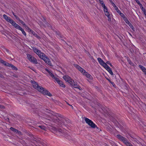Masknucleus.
<instances>
[{
	"instance_id": "nucleus-18",
	"label": "nucleus",
	"mask_w": 146,
	"mask_h": 146,
	"mask_svg": "<svg viewBox=\"0 0 146 146\" xmlns=\"http://www.w3.org/2000/svg\"><path fill=\"white\" fill-rule=\"evenodd\" d=\"M25 133L27 135L31 137V139H32V138H33V137L34 136L29 131H26L25 132Z\"/></svg>"
},
{
	"instance_id": "nucleus-52",
	"label": "nucleus",
	"mask_w": 146,
	"mask_h": 146,
	"mask_svg": "<svg viewBox=\"0 0 146 146\" xmlns=\"http://www.w3.org/2000/svg\"><path fill=\"white\" fill-rule=\"evenodd\" d=\"M15 23H15V22L13 21L12 22V23L11 24L12 25V26H13Z\"/></svg>"
},
{
	"instance_id": "nucleus-6",
	"label": "nucleus",
	"mask_w": 146,
	"mask_h": 146,
	"mask_svg": "<svg viewBox=\"0 0 146 146\" xmlns=\"http://www.w3.org/2000/svg\"><path fill=\"white\" fill-rule=\"evenodd\" d=\"M42 59L46 63L50 66H52L50 60L46 55Z\"/></svg>"
},
{
	"instance_id": "nucleus-25",
	"label": "nucleus",
	"mask_w": 146,
	"mask_h": 146,
	"mask_svg": "<svg viewBox=\"0 0 146 146\" xmlns=\"http://www.w3.org/2000/svg\"><path fill=\"white\" fill-rule=\"evenodd\" d=\"M13 27H14L16 29L19 30L21 27L20 26H19L16 23L15 24V25H14Z\"/></svg>"
},
{
	"instance_id": "nucleus-57",
	"label": "nucleus",
	"mask_w": 146,
	"mask_h": 146,
	"mask_svg": "<svg viewBox=\"0 0 146 146\" xmlns=\"http://www.w3.org/2000/svg\"><path fill=\"white\" fill-rule=\"evenodd\" d=\"M17 20L19 21V20H20V18L18 17H17V18L16 19Z\"/></svg>"
},
{
	"instance_id": "nucleus-29",
	"label": "nucleus",
	"mask_w": 146,
	"mask_h": 146,
	"mask_svg": "<svg viewBox=\"0 0 146 146\" xmlns=\"http://www.w3.org/2000/svg\"><path fill=\"white\" fill-rule=\"evenodd\" d=\"M10 129L11 131L15 133H17L18 130L13 127H11Z\"/></svg>"
},
{
	"instance_id": "nucleus-59",
	"label": "nucleus",
	"mask_w": 146,
	"mask_h": 146,
	"mask_svg": "<svg viewBox=\"0 0 146 146\" xmlns=\"http://www.w3.org/2000/svg\"><path fill=\"white\" fill-rule=\"evenodd\" d=\"M109 65L111 67H113V66L111 64V63H110Z\"/></svg>"
},
{
	"instance_id": "nucleus-20",
	"label": "nucleus",
	"mask_w": 146,
	"mask_h": 146,
	"mask_svg": "<svg viewBox=\"0 0 146 146\" xmlns=\"http://www.w3.org/2000/svg\"><path fill=\"white\" fill-rule=\"evenodd\" d=\"M34 82V83H33V87L35 89H37V87H38V86H39V85H38V84H37V82Z\"/></svg>"
},
{
	"instance_id": "nucleus-7",
	"label": "nucleus",
	"mask_w": 146,
	"mask_h": 146,
	"mask_svg": "<svg viewBox=\"0 0 146 146\" xmlns=\"http://www.w3.org/2000/svg\"><path fill=\"white\" fill-rule=\"evenodd\" d=\"M55 80L57 82V83L60 85V86H62L63 88H65L66 86L64 84L63 82L59 80V79L57 78H56Z\"/></svg>"
},
{
	"instance_id": "nucleus-17",
	"label": "nucleus",
	"mask_w": 146,
	"mask_h": 146,
	"mask_svg": "<svg viewBox=\"0 0 146 146\" xmlns=\"http://www.w3.org/2000/svg\"><path fill=\"white\" fill-rule=\"evenodd\" d=\"M38 55L39 57L42 59L45 56V54L41 52V51L40 52H39V54H38Z\"/></svg>"
},
{
	"instance_id": "nucleus-64",
	"label": "nucleus",
	"mask_w": 146,
	"mask_h": 146,
	"mask_svg": "<svg viewBox=\"0 0 146 146\" xmlns=\"http://www.w3.org/2000/svg\"><path fill=\"white\" fill-rule=\"evenodd\" d=\"M95 128H96L97 129H99V128L98 127H97V126H96V127H95Z\"/></svg>"
},
{
	"instance_id": "nucleus-8",
	"label": "nucleus",
	"mask_w": 146,
	"mask_h": 146,
	"mask_svg": "<svg viewBox=\"0 0 146 146\" xmlns=\"http://www.w3.org/2000/svg\"><path fill=\"white\" fill-rule=\"evenodd\" d=\"M5 66L9 67H11L12 68V69L15 70H18L17 68L16 67L14 66V65L12 64H10V63H9L8 62H7V63L6 64V65Z\"/></svg>"
},
{
	"instance_id": "nucleus-2",
	"label": "nucleus",
	"mask_w": 146,
	"mask_h": 146,
	"mask_svg": "<svg viewBox=\"0 0 146 146\" xmlns=\"http://www.w3.org/2000/svg\"><path fill=\"white\" fill-rule=\"evenodd\" d=\"M53 115L55 116L56 118V120L54 121L55 123L57 124H59V122H62L63 123H64V121L66 120L63 115L56 113H54Z\"/></svg>"
},
{
	"instance_id": "nucleus-5",
	"label": "nucleus",
	"mask_w": 146,
	"mask_h": 146,
	"mask_svg": "<svg viewBox=\"0 0 146 146\" xmlns=\"http://www.w3.org/2000/svg\"><path fill=\"white\" fill-rule=\"evenodd\" d=\"M32 139L36 141V142L40 143L42 144L43 143V140L41 139L38 138L36 136H34L33 138H32Z\"/></svg>"
},
{
	"instance_id": "nucleus-37",
	"label": "nucleus",
	"mask_w": 146,
	"mask_h": 146,
	"mask_svg": "<svg viewBox=\"0 0 146 146\" xmlns=\"http://www.w3.org/2000/svg\"><path fill=\"white\" fill-rule=\"evenodd\" d=\"M136 2L139 6H141L142 4L140 3V1L138 0H135Z\"/></svg>"
},
{
	"instance_id": "nucleus-14",
	"label": "nucleus",
	"mask_w": 146,
	"mask_h": 146,
	"mask_svg": "<svg viewBox=\"0 0 146 146\" xmlns=\"http://www.w3.org/2000/svg\"><path fill=\"white\" fill-rule=\"evenodd\" d=\"M46 70L47 71V72L50 75L51 77H52L53 78H54L55 80L56 78H56L54 76L52 73V72L51 71L47 69Z\"/></svg>"
},
{
	"instance_id": "nucleus-4",
	"label": "nucleus",
	"mask_w": 146,
	"mask_h": 146,
	"mask_svg": "<svg viewBox=\"0 0 146 146\" xmlns=\"http://www.w3.org/2000/svg\"><path fill=\"white\" fill-rule=\"evenodd\" d=\"M28 59L31 62L34 64H37L38 62L36 59L33 56L29 54H27Z\"/></svg>"
},
{
	"instance_id": "nucleus-15",
	"label": "nucleus",
	"mask_w": 146,
	"mask_h": 146,
	"mask_svg": "<svg viewBox=\"0 0 146 146\" xmlns=\"http://www.w3.org/2000/svg\"><path fill=\"white\" fill-rule=\"evenodd\" d=\"M139 67L145 74L146 73V69L144 67L141 65H139Z\"/></svg>"
},
{
	"instance_id": "nucleus-60",
	"label": "nucleus",
	"mask_w": 146,
	"mask_h": 146,
	"mask_svg": "<svg viewBox=\"0 0 146 146\" xmlns=\"http://www.w3.org/2000/svg\"><path fill=\"white\" fill-rule=\"evenodd\" d=\"M70 136H68V137L67 138L68 139H70Z\"/></svg>"
},
{
	"instance_id": "nucleus-45",
	"label": "nucleus",
	"mask_w": 146,
	"mask_h": 146,
	"mask_svg": "<svg viewBox=\"0 0 146 146\" xmlns=\"http://www.w3.org/2000/svg\"><path fill=\"white\" fill-rule=\"evenodd\" d=\"M110 83H111V84L113 86V87H115L116 85L113 82H110Z\"/></svg>"
},
{
	"instance_id": "nucleus-41",
	"label": "nucleus",
	"mask_w": 146,
	"mask_h": 146,
	"mask_svg": "<svg viewBox=\"0 0 146 146\" xmlns=\"http://www.w3.org/2000/svg\"><path fill=\"white\" fill-rule=\"evenodd\" d=\"M100 4L101 5H102V6L104 8H104H105V7H106V6L105 4H104V2H102V3H100Z\"/></svg>"
},
{
	"instance_id": "nucleus-12",
	"label": "nucleus",
	"mask_w": 146,
	"mask_h": 146,
	"mask_svg": "<svg viewBox=\"0 0 146 146\" xmlns=\"http://www.w3.org/2000/svg\"><path fill=\"white\" fill-rule=\"evenodd\" d=\"M123 142L126 145V146H129L131 145V144L130 142L128 141L127 139L125 138Z\"/></svg>"
},
{
	"instance_id": "nucleus-38",
	"label": "nucleus",
	"mask_w": 146,
	"mask_h": 146,
	"mask_svg": "<svg viewBox=\"0 0 146 146\" xmlns=\"http://www.w3.org/2000/svg\"><path fill=\"white\" fill-rule=\"evenodd\" d=\"M110 2L111 3V5H112L114 7L116 5L111 0H109Z\"/></svg>"
},
{
	"instance_id": "nucleus-23",
	"label": "nucleus",
	"mask_w": 146,
	"mask_h": 146,
	"mask_svg": "<svg viewBox=\"0 0 146 146\" xmlns=\"http://www.w3.org/2000/svg\"><path fill=\"white\" fill-rule=\"evenodd\" d=\"M103 67L107 70H108L110 68V67L108 66L106 63L103 65Z\"/></svg>"
},
{
	"instance_id": "nucleus-55",
	"label": "nucleus",
	"mask_w": 146,
	"mask_h": 146,
	"mask_svg": "<svg viewBox=\"0 0 146 146\" xmlns=\"http://www.w3.org/2000/svg\"><path fill=\"white\" fill-rule=\"evenodd\" d=\"M106 64H110V62L109 61H107L106 63Z\"/></svg>"
},
{
	"instance_id": "nucleus-53",
	"label": "nucleus",
	"mask_w": 146,
	"mask_h": 146,
	"mask_svg": "<svg viewBox=\"0 0 146 146\" xmlns=\"http://www.w3.org/2000/svg\"><path fill=\"white\" fill-rule=\"evenodd\" d=\"M26 29L29 30V31L30 32V30H31L26 25V26H25Z\"/></svg>"
},
{
	"instance_id": "nucleus-13",
	"label": "nucleus",
	"mask_w": 146,
	"mask_h": 146,
	"mask_svg": "<svg viewBox=\"0 0 146 146\" xmlns=\"http://www.w3.org/2000/svg\"><path fill=\"white\" fill-rule=\"evenodd\" d=\"M32 48L34 52H35L37 54H39V53L40 52V50L36 48L35 47H32Z\"/></svg>"
},
{
	"instance_id": "nucleus-49",
	"label": "nucleus",
	"mask_w": 146,
	"mask_h": 146,
	"mask_svg": "<svg viewBox=\"0 0 146 146\" xmlns=\"http://www.w3.org/2000/svg\"><path fill=\"white\" fill-rule=\"evenodd\" d=\"M107 17L108 18V20L110 21H111V18L110 15L109 16H108Z\"/></svg>"
},
{
	"instance_id": "nucleus-48",
	"label": "nucleus",
	"mask_w": 146,
	"mask_h": 146,
	"mask_svg": "<svg viewBox=\"0 0 146 146\" xmlns=\"http://www.w3.org/2000/svg\"><path fill=\"white\" fill-rule=\"evenodd\" d=\"M125 137H123V136H122L121 138V139H120L119 140H120V141H123V140L124 139H125Z\"/></svg>"
},
{
	"instance_id": "nucleus-3",
	"label": "nucleus",
	"mask_w": 146,
	"mask_h": 146,
	"mask_svg": "<svg viewBox=\"0 0 146 146\" xmlns=\"http://www.w3.org/2000/svg\"><path fill=\"white\" fill-rule=\"evenodd\" d=\"M36 90L39 92H41L44 95H46L50 97H51L52 96L51 94L47 90H45L44 88L42 86H39L37 87V88Z\"/></svg>"
},
{
	"instance_id": "nucleus-1",
	"label": "nucleus",
	"mask_w": 146,
	"mask_h": 146,
	"mask_svg": "<svg viewBox=\"0 0 146 146\" xmlns=\"http://www.w3.org/2000/svg\"><path fill=\"white\" fill-rule=\"evenodd\" d=\"M63 78L67 82H68L72 86L75 88L78 89L80 90L82 89V88L76 82L68 75H65L63 76Z\"/></svg>"
},
{
	"instance_id": "nucleus-44",
	"label": "nucleus",
	"mask_w": 146,
	"mask_h": 146,
	"mask_svg": "<svg viewBox=\"0 0 146 146\" xmlns=\"http://www.w3.org/2000/svg\"><path fill=\"white\" fill-rule=\"evenodd\" d=\"M104 13H105V12H108V9H107V7H106L105 8H104Z\"/></svg>"
},
{
	"instance_id": "nucleus-11",
	"label": "nucleus",
	"mask_w": 146,
	"mask_h": 146,
	"mask_svg": "<svg viewBox=\"0 0 146 146\" xmlns=\"http://www.w3.org/2000/svg\"><path fill=\"white\" fill-rule=\"evenodd\" d=\"M30 32H31L32 34L38 39H40L41 38L40 36H38L37 34L35 33V32L32 30H30Z\"/></svg>"
},
{
	"instance_id": "nucleus-22",
	"label": "nucleus",
	"mask_w": 146,
	"mask_h": 146,
	"mask_svg": "<svg viewBox=\"0 0 146 146\" xmlns=\"http://www.w3.org/2000/svg\"><path fill=\"white\" fill-rule=\"evenodd\" d=\"M19 30L21 31L22 32V33L23 34V35L25 36H26V33L24 31L23 29L21 27L19 29Z\"/></svg>"
},
{
	"instance_id": "nucleus-27",
	"label": "nucleus",
	"mask_w": 146,
	"mask_h": 146,
	"mask_svg": "<svg viewBox=\"0 0 146 146\" xmlns=\"http://www.w3.org/2000/svg\"><path fill=\"white\" fill-rule=\"evenodd\" d=\"M114 7L115 9L118 13H120L121 11L119 10L117 7L116 6V5Z\"/></svg>"
},
{
	"instance_id": "nucleus-16",
	"label": "nucleus",
	"mask_w": 146,
	"mask_h": 146,
	"mask_svg": "<svg viewBox=\"0 0 146 146\" xmlns=\"http://www.w3.org/2000/svg\"><path fill=\"white\" fill-rule=\"evenodd\" d=\"M88 125L92 128H95V127H96V125L92 121Z\"/></svg>"
},
{
	"instance_id": "nucleus-31",
	"label": "nucleus",
	"mask_w": 146,
	"mask_h": 146,
	"mask_svg": "<svg viewBox=\"0 0 146 146\" xmlns=\"http://www.w3.org/2000/svg\"><path fill=\"white\" fill-rule=\"evenodd\" d=\"M36 127H40V128H41L42 129L44 130L45 129V127L42 125H37L36 126Z\"/></svg>"
},
{
	"instance_id": "nucleus-50",
	"label": "nucleus",
	"mask_w": 146,
	"mask_h": 146,
	"mask_svg": "<svg viewBox=\"0 0 146 146\" xmlns=\"http://www.w3.org/2000/svg\"><path fill=\"white\" fill-rule=\"evenodd\" d=\"M139 6L140 7L141 9H142V11H143V10H145V9L143 8V7L142 5L141 6Z\"/></svg>"
},
{
	"instance_id": "nucleus-51",
	"label": "nucleus",
	"mask_w": 146,
	"mask_h": 146,
	"mask_svg": "<svg viewBox=\"0 0 146 146\" xmlns=\"http://www.w3.org/2000/svg\"><path fill=\"white\" fill-rule=\"evenodd\" d=\"M143 12L145 16V17L146 18V10H143Z\"/></svg>"
},
{
	"instance_id": "nucleus-40",
	"label": "nucleus",
	"mask_w": 146,
	"mask_h": 146,
	"mask_svg": "<svg viewBox=\"0 0 146 146\" xmlns=\"http://www.w3.org/2000/svg\"><path fill=\"white\" fill-rule=\"evenodd\" d=\"M13 21V20L11 19V18L9 19L8 21H7V22H9L11 24L12 23V22Z\"/></svg>"
},
{
	"instance_id": "nucleus-30",
	"label": "nucleus",
	"mask_w": 146,
	"mask_h": 146,
	"mask_svg": "<svg viewBox=\"0 0 146 146\" xmlns=\"http://www.w3.org/2000/svg\"><path fill=\"white\" fill-rule=\"evenodd\" d=\"M123 19L125 21V22L127 24H128L130 23L129 22V21L128 20L127 18L126 17L124 18V19Z\"/></svg>"
},
{
	"instance_id": "nucleus-61",
	"label": "nucleus",
	"mask_w": 146,
	"mask_h": 146,
	"mask_svg": "<svg viewBox=\"0 0 146 146\" xmlns=\"http://www.w3.org/2000/svg\"><path fill=\"white\" fill-rule=\"evenodd\" d=\"M14 17H15V18L16 19L17 18V17H18L17 15H14Z\"/></svg>"
},
{
	"instance_id": "nucleus-19",
	"label": "nucleus",
	"mask_w": 146,
	"mask_h": 146,
	"mask_svg": "<svg viewBox=\"0 0 146 146\" xmlns=\"http://www.w3.org/2000/svg\"><path fill=\"white\" fill-rule=\"evenodd\" d=\"M84 120L86 123L88 125L90 124V122L92 121L91 120H90L88 118L86 117H85Z\"/></svg>"
},
{
	"instance_id": "nucleus-62",
	"label": "nucleus",
	"mask_w": 146,
	"mask_h": 146,
	"mask_svg": "<svg viewBox=\"0 0 146 146\" xmlns=\"http://www.w3.org/2000/svg\"><path fill=\"white\" fill-rule=\"evenodd\" d=\"M1 107H0V108H4V107L3 106H1Z\"/></svg>"
},
{
	"instance_id": "nucleus-10",
	"label": "nucleus",
	"mask_w": 146,
	"mask_h": 146,
	"mask_svg": "<svg viewBox=\"0 0 146 146\" xmlns=\"http://www.w3.org/2000/svg\"><path fill=\"white\" fill-rule=\"evenodd\" d=\"M83 75L85 76L87 78H88L92 80L93 79V77L92 76L86 72H85L83 74Z\"/></svg>"
},
{
	"instance_id": "nucleus-63",
	"label": "nucleus",
	"mask_w": 146,
	"mask_h": 146,
	"mask_svg": "<svg viewBox=\"0 0 146 146\" xmlns=\"http://www.w3.org/2000/svg\"><path fill=\"white\" fill-rule=\"evenodd\" d=\"M12 13L14 16V15H15V13L13 12H12Z\"/></svg>"
},
{
	"instance_id": "nucleus-33",
	"label": "nucleus",
	"mask_w": 146,
	"mask_h": 146,
	"mask_svg": "<svg viewBox=\"0 0 146 146\" xmlns=\"http://www.w3.org/2000/svg\"><path fill=\"white\" fill-rule=\"evenodd\" d=\"M107 71L111 75H113V72H112V71L111 70L110 68L108 70H107Z\"/></svg>"
},
{
	"instance_id": "nucleus-39",
	"label": "nucleus",
	"mask_w": 146,
	"mask_h": 146,
	"mask_svg": "<svg viewBox=\"0 0 146 146\" xmlns=\"http://www.w3.org/2000/svg\"><path fill=\"white\" fill-rule=\"evenodd\" d=\"M122 137V136L121 135H117V137L118 139H119V140L120 139H121V137Z\"/></svg>"
},
{
	"instance_id": "nucleus-28",
	"label": "nucleus",
	"mask_w": 146,
	"mask_h": 146,
	"mask_svg": "<svg viewBox=\"0 0 146 146\" xmlns=\"http://www.w3.org/2000/svg\"><path fill=\"white\" fill-rule=\"evenodd\" d=\"M54 129L55 131H56V132H62V130L60 129H56L54 128Z\"/></svg>"
},
{
	"instance_id": "nucleus-24",
	"label": "nucleus",
	"mask_w": 146,
	"mask_h": 146,
	"mask_svg": "<svg viewBox=\"0 0 146 146\" xmlns=\"http://www.w3.org/2000/svg\"><path fill=\"white\" fill-rule=\"evenodd\" d=\"M0 62L2 64H3L5 66L6 65V64L7 63V62L6 61H4L3 60H2L0 58Z\"/></svg>"
},
{
	"instance_id": "nucleus-58",
	"label": "nucleus",
	"mask_w": 146,
	"mask_h": 146,
	"mask_svg": "<svg viewBox=\"0 0 146 146\" xmlns=\"http://www.w3.org/2000/svg\"><path fill=\"white\" fill-rule=\"evenodd\" d=\"M29 68H30V69H31L32 70H33V71H34V70L33 69V68H31V67L30 66H29Z\"/></svg>"
},
{
	"instance_id": "nucleus-36",
	"label": "nucleus",
	"mask_w": 146,
	"mask_h": 146,
	"mask_svg": "<svg viewBox=\"0 0 146 146\" xmlns=\"http://www.w3.org/2000/svg\"><path fill=\"white\" fill-rule=\"evenodd\" d=\"M19 22L21 24H22L23 25V26H26V25L25 23L22 20H19Z\"/></svg>"
},
{
	"instance_id": "nucleus-35",
	"label": "nucleus",
	"mask_w": 146,
	"mask_h": 146,
	"mask_svg": "<svg viewBox=\"0 0 146 146\" xmlns=\"http://www.w3.org/2000/svg\"><path fill=\"white\" fill-rule=\"evenodd\" d=\"M128 25L130 27L132 30H134V28L133 25L130 23H129Z\"/></svg>"
},
{
	"instance_id": "nucleus-26",
	"label": "nucleus",
	"mask_w": 146,
	"mask_h": 146,
	"mask_svg": "<svg viewBox=\"0 0 146 146\" xmlns=\"http://www.w3.org/2000/svg\"><path fill=\"white\" fill-rule=\"evenodd\" d=\"M74 66L79 70L80 69H81V67L76 64H74Z\"/></svg>"
},
{
	"instance_id": "nucleus-42",
	"label": "nucleus",
	"mask_w": 146,
	"mask_h": 146,
	"mask_svg": "<svg viewBox=\"0 0 146 146\" xmlns=\"http://www.w3.org/2000/svg\"><path fill=\"white\" fill-rule=\"evenodd\" d=\"M128 61L129 62V64L132 65V66H133V64L131 62V61L130 60H128Z\"/></svg>"
},
{
	"instance_id": "nucleus-9",
	"label": "nucleus",
	"mask_w": 146,
	"mask_h": 146,
	"mask_svg": "<svg viewBox=\"0 0 146 146\" xmlns=\"http://www.w3.org/2000/svg\"><path fill=\"white\" fill-rule=\"evenodd\" d=\"M98 60L99 63L102 66L105 64L106 63L104 61L100 58H98L97 59Z\"/></svg>"
},
{
	"instance_id": "nucleus-32",
	"label": "nucleus",
	"mask_w": 146,
	"mask_h": 146,
	"mask_svg": "<svg viewBox=\"0 0 146 146\" xmlns=\"http://www.w3.org/2000/svg\"><path fill=\"white\" fill-rule=\"evenodd\" d=\"M79 70L83 74L86 72L85 70L83 68H81V69H80Z\"/></svg>"
},
{
	"instance_id": "nucleus-56",
	"label": "nucleus",
	"mask_w": 146,
	"mask_h": 146,
	"mask_svg": "<svg viewBox=\"0 0 146 146\" xmlns=\"http://www.w3.org/2000/svg\"><path fill=\"white\" fill-rule=\"evenodd\" d=\"M100 3H102V2H103V1H102V0H98Z\"/></svg>"
},
{
	"instance_id": "nucleus-47",
	"label": "nucleus",
	"mask_w": 146,
	"mask_h": 146,
	"mask_svg": "<svg viewBox=\"0 0 146 146\" xmlns=\"http://www.w3.org/2000/svg\"><path fill=\"white\" fill-rule=\"evenodd\" d=\"M16 133H17L19 135H22V133L18 130H17Z\"/></svg>"
},
{
	"instance_id": "nucleus-43",
	"label": "nucleus",
	"mask_w": 146,
	"mask_h": 146,
	"mask_svg": "<svg viewBox=\"0 0 146 146\" xmlns=\"http://www.w3.org/2000/svg\"><path fill=\"white\" fill-rule=\"evenodd\" d=\"M104 13L105 15L107 16H109L110 15L109 12H105V13Z\"/></svg>"
},
{
	"instance_id": "nucleus-46",
	"label": "nucleus",
	"mask_w": 146,
	"mask_h": 146,
	"mask_svg": "<svg viewBox=\"0 0 146 146\" xmlns=\"http://www.w3.org/2000/svg\"><path fill=\"white\" fill-rule=\"evenodd\" d=\"M4 50L5 51H6L7 53H9V50L7 48H4Z\"/></svg>"
},
{
	"instance_id": "nucleus-34",
	"label": "nucleus",
	"mask_w": 146,
	"mask_h": 146,
	"mask_svg": "<svg viewBox=\"0 0 146 146\" xmlns=\"http://www.w3.org/2000/svg\"><path fill=\"white\" fill-rule=\"evenodd\" d=\"M120 15L123 18V19H124V18H125V17H126L125 16V15H124V14L121 13V12H120V13H119Z\"/></svg>"
},
{
	"instance_id": "nucleus-54",
	"label": "nucleus",
	"mask_w": 146,
	"mask_h": 146,
	"mask_svg": "<svg viewBox=\"0 0 146 146\" xmlns=\"http://www.w3.org/2000/svg\"><path fill=\"white\" fill-rule=\"evenodd\" d=\"M0 77L3 78L4 77L1 74H0Z\"/></svg>"
},
{
	"instance_id": "nucleus-21",
	"label": "nucleus",
	"mask_w": 146,
	"mask_h": 146,
	"mask_svg": "<svg viewBox=\"0 0 146 146\" xmlns=\"http://www.w3.org/2000/svg\"><path fill=\"white\" fill-rule=\"evenodd\" d=\"M3 17L4 19H5L7 21H8L9 19L11 18L9 17H8L5 14H4L3 15Z\"/></svg>"
}]
</instances>
